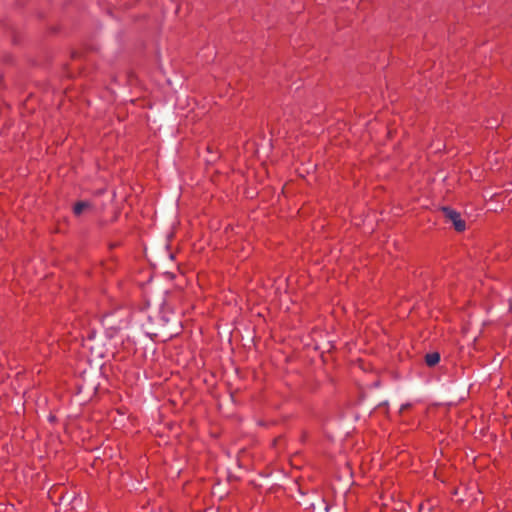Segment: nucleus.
Wrapping results in <instances>:
<instances>
[{
    "label": "nucleus",
    "mask_w": 512,
    "mask_h": 512,
    "mask_svg": "<svg viewBox=\"0 0 512 512\" xmlns=\"http://www.w3.org/2000/svg\"><path fill=\"white\" fill-rule=\"evenodd\" d=\"M441 210L445 219L452 223L454 229L457 232H462L465 230V221L461 218L460 214L457 211L449 207H443Z\"/></svg>",
    "instance_id": "nucleus-1"
},
{
    "label": "nucleus",
    "mask_w": 512,
    "mask_h": 512,
    "mask_svg": "<svg viewBox=\"0 0 512 512\" xmlns=\"http://www.w3.org/2000/svg\"><path fill=\"white\" fill-rule=\"evenodd\" d=\"M92 205L88 201H79L74 205L73 212L76 216H80L85 211H90Z\"/></svg>",
    "instance_id": "nucleus-2"
},
{
    "label": "nucleus",
    "mask_w": 512,
    "mask_h": 512,
    "mask_svg": "<svg viewBox=\"0 0 512 512\" xmlns=\"http://www.w3.org/2000/svg\"><path fill=\"white\" fill-rule=\"evenodd\" d=\"M440 361V354L437 352L428 353L425 356V362L428 366H435Z\"/></svg>",
    "instance_id": "nucleus-3"
}]
</instances>
